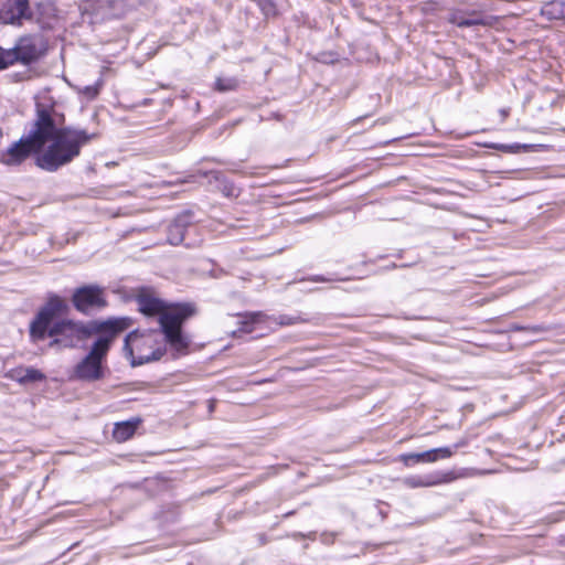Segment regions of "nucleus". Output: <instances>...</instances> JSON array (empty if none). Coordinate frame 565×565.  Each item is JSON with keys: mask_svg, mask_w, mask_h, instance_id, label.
Returning a JSON list of instances; mask_svg holds the SVG:
<instances>
[{"mask_svg": "<svg viewBox=\"0 0 565 565\" xmlns=\"http://www.w3.org/2000/svg\"><path fill=\"white\" fill-rule=\"evenodd\" d=\"M452 480L450 473L434 472L428 475H414L401 479V483L409 489L435 487Z\"/></svg>", "mask_w": 565, "mask_h": 565, "instance_id": "obj_10", "label": "nucleus"}, {"mask_svg": "<svg viewBox=\"0 0 565 565\" xmlns=\"http://www.w3.org/2000/svg\"><path fill=\"white\" fill-rule=\"evenodd\" d=\"M31 18L29 0H6L0 9V22L21 25L24 19Z\"/></svg>", "mask_w": 565, "mask_h": 565, "instance_id": "obj_8", "label": "nucleus"}, {"mask_svg": "<svg viewBox=\"0 0 565 565\" xmlns=\"http://www.w3.org/2000/svg\"><path fill=\"white\" fill-rule=\"evenodd\" d=\"M216 89L220 92L232 90L237 86V81L234 77H217L215 82Z\"/></svg>", "mask_w": 565, "mask_h": 565, "instance_id": "obj_16", "label": "nucleus"}, {"mask_svg": "<svg viewBox=\"0 0 565 565\" xmlns=\"http://www.w3.org/2000/svg\"><path fill=\"white\" fill-rule=\"evenodd\" d=\"M65 301L58 296H51L30 324V335L34 341L43 340L46 335L53 338L50 347L63 349L76 348L89 339L97 329L82 321L62 319L53 323L54 318L65 311Z\"/></svg>", "mask_w": 565, "mask_h": 565, "instance_id": "obj_2", "label": "nucleus"}, {"mask_svg": "<svg viewBox=\"0 0 565 565\" xmlns=\"http://www.w3.org/2000/svg\"><path fill=\"white\" fill-rule=\"evenodd\" d=\"M259 317H260L259 312H253V313L245 315L244 317H241V320L238 322L241 324V327H239L238 331L243 332V333L253 332V330H254L253 324L258 320Z\"/></svg>", "mask_w": 565, "mask_h": 565, "instance_id": "obj_15", "label": "nucleus"}, {"mask_svg": "<svg viewBox=\"0 0 565 565\" xmlns=\"http://www.w3.org/2000/svg\"><path fill=\"white\" fill-rule=\"evenodd\" d=\"M38 119L26 138H21L3 154L6 164L22 162L32 151H42L36 157V164L47 172H55L79 157L82 148L98 137L96 132L85 129L57 128L51 111L41 103L36 104Z\"/></svg>", "mask_w": 565, "mask_h": 565, "instance_id": "obj_1", "label": "nucleus"}, {"mask_svg": "<svg viewBox=\"0 0 565 565\" xmlns=\"http://www.w3.org/2000/svg\"><path fill=\"white\" fill-rule=\"evenodd\" d=\"M451 22L459 28L473 26V25H478V24L482 23V21L477 18H459V17H454L451 19Z\"/></svg>", "mask_w": 565, "mask_h": 565, "instance_id": "obj_17", "label": "nucleus"}, {"mask_svg": "<svg viewBox=\"0 0 565 565\" xmlns=\"http://www.w3.org/2000/svg\"><path fill=\"white\" fill-rule=\"evenodd\" d=\"M452 455L454 450H451L449 447H440L424 452L402 454L398 457V460L402 461L405 466L409 467L418 462H435L438 459L450 458Z\"/></svg>", "mask_w": 565, "mask_h": 565, "instance_id": "obj_9", "label": "nucleus"}, {"mask_svg": "<svg viewBox=\"0 0 565 565\" xmlns=\"http://www.w3.org/2000/svg\"><path fill=\"white\" fill-rule=\"evenodd\" d=\"M131 326L129 318L109 319L100 329L109 331L96 339L89 352L74 366L73 376L85 382H96L105 376V361L115 337Z\"/></svg>", "mask_w": 565, "mask_h": 565, "instance_id": "obj_4", "label": "nucleus"}, {"mask_svg": "<svg viewBox=\"0 0 565 565\" xmlns=\"http://www.w3.org/2000/svg\"><path fill=\"white\" fill-rule=\"evenodd\" d=\"M515 330H526L532 333H540L546 329L543 326H532V327H515Z\"/></svg>", "mask_w": 565, "mask_h": 565, "instance_id": "obj_18", "label": "nucleus"}, {"mask_svg": "<svg viewBox=\"0 0 565 565\" xmlns=\"http://www.w3.org/2000/svg\"><path fill=\"white\" fill-rule=\"evenodd\" d=\"M10 377L25 384L42 381L45 379V375L34 367H15L10 371Z\"/></svg>", "mask_w": 565, "mask_h": 565, "instance_id": "obj_11", "label": "nucleus"}, {"mask_svg": "<svg viewBox=\"0 0 565 565\" xmlns=\"http://www.w3.org/2000/svg\"><path fill=\"white\" fill-rule=\"evenodd\" d=\"M72 301L76 310L85 315L107 305L103 289L94 285L77 288L73 294Z\"/></svg>", "mask_w": 565, "mask_h": 565, "instance_id": "obj_7", "label": "nucleus"}, {"mask_svg": "<svg viewBox=\"0 0 565 565\" xmlns=\"http://www.w3.org/2000/svg\"><path fill=\"white\" fill-rule=\"evenodd\" d=\"M156 331L130 332L124 342V350L130 358L131 365H142L161 359L166 349Z\"/></svg>", "mask_w": 565, "mask_h": 565, "instance_id": "obj_5", "label": "nucleus"}, {"mask_svg": "<svg viewBox=\"0 0 565 565\" xmlns=\"http://www.w3.org/2000/svg\"><path fill=\"white\" fill-rule=\"evenodd\" d=\"M467 445H468L467 438H461L452 447H449V448L451 450H454V454H455L459 448L466 447Z\"/></svg>", "mask_w": 565, "mask_h": 565, "instance_id": "obj_19", "label": "nucleus"}, {"mask_svg": "<svg viewBox=\"0 0 565 565\" xmlns=\"http://www.w3.org/2000/svg\"><path fill=\"white\" fill-rule=\"evenodd\" d=\"M140 422L141 420L139 418H136L122 423H117L113 430L114 438L119 443L128 440L135 434Z\"/></svg>", "mask_w": 565, "mask_h": 565, "instance_id": "obj_12", "label": "nucleus"}, {"mask_svg": "<svg viewBox=\"0 0 565 565\" xmlns=\"http://www.w3.org/2000/svg\"><path fill=\"white\" fill-rule=\"evenodd\" d=\"M500 114H501L502 118H505L508 116L509 111H508V109H501Z\"/></svg>", "mask_w": 565, "mask_h": 565, "instance_id": "obj_21", "label": "nucleus"}, {"mask_svg": "<svg viewBox=\"0 0 565 565\" xmlns=\"http://www.w3.org/2000/svg\"><path fill=\"white\" fill-rule=\"evenodd\" d=\"M140 312L149 317H159L161 332L166 342L178 353H185L190 339L182 332V323L193 315L194 307L190 303L177 305L171 308L153 294L142 290L137 296Z\"/></svg>", "mask_w": 565, "mask_h": 565, "instance_id": "obj_3", "label": "nucleus"}, {"mask_svg": "<svg viewBox=\"0 0 565 565\" xmlns=\"http://www.w3.org/2000/svg\"><path fill=\"white\" fill-rule=\"evenodd\" d=\"M103 84H104V82L99 77V78L95 79L94 82L87 83V84L86 83H82V82H77L75 84L74 88L86 100H93L99 94V90H100Z\"/></svg>", "mask_w": 565, "mask_h": 565, "instance_id": "obj_13", "label": "nucleus"}, {"mask_svg": "<svg viewBox=\"0 0 565 565\" xmlns=\"http://www.w3.org/2000/svg\"><path fill=\"white\" fill-rule=\"evenodd\" d=\"M298 320H299L298 318L281 317L279 323L280 324H285V326H289V324L297 323Z\"/></svg>", "mask_w": 565, "mask_h": 565, "instance_id": "obj_20", "label": "nucleus"}, {"mask_svg": "<svg viewBox=\"0 0 565 565\" xmlns=\"http://www.w3.org/2000/svg\"><path fill=\"white\" fill-rule=\"evenodd\" d=\"M184 237V226L181 224L180 220H177L169 227V236L168 241L171 245H179Z\"/></svg>", "mask_w": 565, "mask_h": 565, "instance_id": "obj_14", "label": "nucleus"}, {"mask_svg": "<svg viewBox=\"0 0 565 565\" xmlns=\"http://www.w3.org/2000/svg\"><path fill=\"white\" fill-rule=\"evenodd\" d=\"M46 51L47 42L43 36L23 35L11 49L0 46V68H7L15 63L29 65L40 60Z\"/></svg>", "mask_w": 565, "mask_h": 565, "instance_id": "obj_6", "label": "nucleus"}]
</instances>
